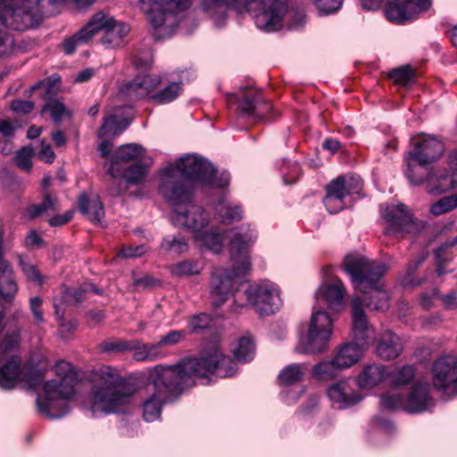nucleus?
Wrapping results in <instances>:
<instances>
[{
    "instance_id": "35",
    "label": "nucleus",
    "mask_w": 457,
    "mask_h": 457,
    "mask_svg": "<svg viewBox=\"0 0 457 457\" xmlns=\"http://www.w3.org/2000/svg\"><path fill=\"white\" fill-rule=\"evenodd\" d=\"M305 372V366L301 363H292L281 370L278 381L280 385L289 386L301 381Z\"/></svg>"
},
{
    "instance_id": "36",
    "label": "nucleus",
    "mask_w": 457,
    "mask_h": 457,
    "mask_svg": "<svg viewBox=\"0 0 457 457\" xmlns=\"http://www.w3.org/2000/svg\"><path fill=\"white\" fill-rule=\"evenodd\" d=\"M341 371V367L336 364L334 358L321 361L313 367V376L324 381L336 378Z\"/></svg>"
},
{
    "instance_id": "57",
    "label": "nucleus",
    "mask_w": 457,
    "mask_h": 457,
    "mask_svg": "<svg viewBox=\"0 0 457 457\" xmlns=\"http://www.w3.org/2000/svg\"><path fill=\"white\" fill-rule=\"evenodd\" d=\"M316 7L325 14L332 13L340 9L343 0H313Z\"/></svg>"
},
{
    "instance_id": "9",
    "label": "nucleus",
    "mask_w": 457,
    "mask_h": 457,
    "mask_svg": "<svg viewBox=\"0 0 457 457\" xmlns=\"http://www.w3.org/2000/svg\"><path fill=\"white\" fill-rule=\"evenodd\" d=\"M333 323L328 312L314 305L308 332L302 337L295 352L305 354H316L324 352L331 338Z\"/></svg>"
},
{
    "instance_id": "32",
    "label": "nucleus",
    "mask_w": 457,
    "mask_h": 457,
    "mask_svg": "<svg viewBox=\"0 0 457 457\" xmlns=\"http://www.w3.org/2000/svg\"><path fill=\"white\" fill-rule=\"evenodd\" d=\"M129 30L130 28L128 24L114 20L113 24L102 35L100 42L107 47L120 46Z\"/></svg>"
},
{
    "instance_id": "41",
    "label": "nucleus",
    "mask_w": 457,
    "mask_h": 457,
    "mask_svg": "<svg viewBox=\"0 0 457 457\" xmlns=\"http://www.w3.org/2000/svg\"><path fill=\"white\" fill-rule=\"evenodd\" d=\"M235 357L242 362L248 361L253 359L254 354V345L251 337H241L233 348Z\"/></svg>"
},
{
    "instance_id": "64",
    "label": "nucleus",
    "mask_w": 457,
    "mask_h": 457,
    "mask_svg": "<svg viewBox=\"0 0 457 457\" xmlns=\"http://www.w3.org/2000/svg\"><path fill=\"white\" fill-rule=\"evenodd\" d=\"M43 244V239L34 230L29 231L25 238V245L28 247H39Z\"/></svg>"
},
{
    "instance_id": "8",
    "label": "nucleus",
    "mask_w": 457,
    "mask_h": 457,
    "mask_svg": "<svg viewBox=\"0 0 457 457\" xmlns=\"http://www.w3.org/2000/svg\"><path fill=\"white\" fill-rule=\"evenodd\" d=\"M214 174L215 169L207 160L195 154H188L161 170L160 185L168 176H172V179L179 181L193 190L189 179L215 187H223L228 185L227 179H215Z\"/></svg>"
},
{
    "instance_id": "60",
    "label": "nucleus",
    "mask_w": 457,
    "mask_h": 457,
    "mask_svg": "<svg viewBox=\"0 0 457 457\" xmlns=\"http://www.w3.org/2000/svg\"><path fill=\"white\" fill-rule=\"evenodd\" d=\"M162 348V345L160 341L153 344H145L148 361H154L161 359L163 356Z\"/></svg>"
},
{
    "instance_id": "59",
    "label": "nucleus",
    "mask_w": 457,
    "mask_h": 457,
    "mask_svg": "<svg viewBox=\"0 0 457 457\" xmlns=\"http://www.w3.org/2000/svg\"><path fill=\"white\" fill-rule=\"evenodd\" d=\"M42 303L43 300L38 296H35L30 299V310L34 316L37 325L45 322L44 314L43 312L41 311Z\"/></svg>"
},
{
    "instance_id": "14",
    "label": "nucleus",
    "mask_w": 457,
    "mask_h": 457,
    "mask_svg": "<svg viewBox=\"0 0 457 457\" xmlns=\"http://www.w3.org/2000/svg\"><path fill=\"white\" fill-rule=\"evenodd\" d=\"M432 383L436 389L457 395V357L442 356L432 366Z\"/></svg>"
},
{
    "instance_id": "2",
    "label": "nucleus",
    "mask_w": 457,
    "mask_h": 457,
    "mask_svg": "<svg viewBox=\"0 0 457 457\" xmlns=\"http://www.w3.org/2000/svg\"><path fill=\"white\" fill-rule=\"evenodd\" d=\"M201 10L218 24L227 17L228 9L247 12L255 26L265 32L278 31L283 27L288 12L287 0H201Z\"/></svg>"
},
{
    "instance_id": "26",
    "label": "nucleus",
    "mask_w": 457,
    "mask_h": 457,
    "mask_svg": "<svg viewBox=\"0 0 457 457\" xmlns=\"http://www.w3.org/2000/svg\"><path fill=\"white\" fill-rule=\"evenodd\" d=\"M403 351V344L400 337L392 331L384 332L378 343L377 353L386 361L398 357Z\"/></svg>"
},
{
    "instance_id": "11",
    "label": "nucleus",
    "mask_w": 457,
    "mask_h": 457,
    "mask_svg": "<svg viewBox=\"0 0 457 457\" xmlns=\"http://www.w3.org/2000/svg\"><path fill=\"white\" fill-rule=\"evenodd\" d=\"M362 179L355 175H341L331 180L326 187L323 204L328 212L337 213L345 206L347 195L358 194L362 188Z\"/></svg>"
},
{
    "instance_id": "21",
    "label": "nucleus",
    "mask_w": 457,
    "mask_h": 457,
    "mask_svg": "<svg viewBox=\"0 0 457 457\" xmlns=\"http://www.w3.org/2000/svg\"><path fill=\"white\" fill-rule=\"evenodd\" d=\"M352 384L350 381L343 380L328 387V396L338 408H347L361 400V395L354 391Z\"/></svg>"
},
{
    "instance_id": "43",
    "label": "nucleus",
    "mask_w": 457,
    "mask_h": 457,
    "mask_svg": "<svg viewBox=\"0 0 457 457\" xmlns=\"http://www.w3.org/2000/svg\"><path fill=\"white\" fill-rule=\"evenodd\" d=\"M415 375L416 370L414 367L406 365L391 372L390 379L394 386H406L414 379Z\"/></svg>"
},
{
    "instance_id": "12",
    "label": "nucleus",
    "mask_w": 457,
    "mask_h": 457,
    "mask_svg": "<svg viewBox=\"0 0 457 457\" xmlns=\"http://www.w3.org/2000/svg\"><path fill=\"white\" fill-rule=\"evenodd\" d=\"M432 0H365L363 6L369 10L378 9L382 3L386 4V14L388 20L396 23L416 18L420 13L428 11Z\"/></svg>"
},
{
    "instance_id": "44",
    "label": "nucleus",
    "mask_w": 457,
    "mask_h": 457,
    "mask_svg": "<svg viewBox=\"0 0 457 457\" xmlns=\"http://www.w3.org/2000/svg\"><path fill=\"white\" fill-rule=\"evenodd\" d=\"M182 91L180 83H171L152 96L157 104H163L176 99Z\"/></svg>"
},
{
    "instance_id": "48",
    "label": "nucleus",
    "mask_w": 457,
    "mask_h": 457,
    "mask_svg": "<svg viewBox=\"0 0 457 457\" xmlns=\"http://www.w3.org/2000/svg\"><path fill=\"white\" fill-rule=\"evenodd\" d=\"M147 168L141 163H135L126 169L123 172L124 178L129 184H137L144 180Z\"/></svg>"
},
{
    "instance_id": "31",
    "label": "nucleus",
    "mask_w": 457,
    "mask_h": 457,
    "mask_svg": "<svg viewBox=\"0 0 457 457\" xmlns=\"http://www.w3.org/2000/svg\"><path fill=\"white\" fill-rule=\"evenodd\" d=\"M457 187V173H449L445 170H434L429 177L428 191L432 194H441Z\"/></svg>"
},
{
    "instance_id": "27",
    "label": "nucleus",
    "mask_w": 457,
    "mask_h": 457,
    "mask_svg": "<svg viewBox=\"0 0 457 457\" xmlns=\"http://www.w3.org/2000/svg\"><path fill=\"white\" fill-rule=\"evenodd\" d=\"M362 355L363 348L360 344L346 343L337 349L333 358L336 364L344 370L357 363Z\"/></svg>"
},
{
    "instance_id": "53",
    "label": "nucleus",
    "mask_w": 457,
    "mask_h": 457,
    "mask_svg": "<svg viewBox=\"0 0 457 457\" xmlns=\"http://www.w3.org/2000/svg\"><path fill=\"white\" fill-rule=\"evenodd\" d=\"M86 290L80 287L68 288L62 292V300L64 303L74 305L83 301Z\"/></svg>"
},
{
    "instance_id": "56",
    "label": "nucleus",
    "mask_w": 457,
    "mask_h": 457,
    "mask_svg": "<svg viewBox=\"0 0 457 457\" xmlns=\"http://www.w3.org/2000/svg\"><path fill=\"white\" fill-rule=\"evenodd\" d=\"M186 334L184 330H172L161 337L159 341L162 347L173 346L180 343L185 338Z\"/></svg>"
},
{
    "instance_id": "5",
    "label": "nucleus",
    "mask_w": 457,
    "mask_h": 457,
    "mask_svg": "<svg viewBox=\"0 0 457 457\" xmlns=\"http://www.w3.org/2000/svg\"><path fill=\"white\" fill-rule=\"evenodd\" d=\"M253 242L251 235L233 232L228 246L232 261L231 274L224 268H215L212 273L210 293L214 305L223 304L231 294L237 279L250 271L249 249Z\"/></svg>"
},
{
    "instance_id": "55",
    "label": "nucleus",
    "mask_w": 457,
    "mask_h": 457,
    "mask_svg": "<svg viewBox=\"0 0 457 457\" xmlns=\"http://www.w3.org/2000/svg\"><path fill=\"white\" fill-rule=\"evenodd\" d=\"M43 110L48 111L55 122H59L68 113L66 107L58 101L46 104Z\"/></svg>"
},
{
    "instance_id": "33",
    "label": "nucleus",
    "mask_w": 457,
    "mask_h": 457,
    "mask_svg": "<svg viewBox=\"0 0 457 457\" xmlns=\"http://www.w3.org/2000/svg\"><path fill=\"white\" fill-rule=\"evenodd\" d=\"M385 369L382 365L374 364L366 367L358 378L361 387L372 388L385 378Z\"/></svg>"
},
{
    "instance_id": "17",
    "label": "nucleus",
    "mask_w": 457,
    "mask_h": 457,
    "mask_svg": "<svg viewBox=\"0 0 457 457\" xmlns=\"http://www.w3.org/2000/svg\"><path fill=\"white\" fill-rule=\"evenodd\" d=\"M237 108L245 116L261 118L270 110L271 105L257 90L242 87Z\"/></svg>"
},
{
    "instance_id": "7",
    "label": "nucleus",
    "mask_w": 457,
    "mask_h": 457,
    "mask_svg": "<svg viewBox=\"0 0 457 457\" xmlns=\"http://www.w3.org/2000/svg\"><path fill=\"white\" fill-rule=\"evenodd\" d=\"M56 372H63L58 379L47 381L43 386V395L37 399V411L50 419H59L70 411L68 401L74 395L75 373L69 362L60 361L55 365Z\"/></svg>"
},
{
    "instance_id": "52",
    "label": "nucleus",
    "mask_w": 457,
    "mask_h": 457,
    "mask_svg": "<svg viewBox=\"0 0 457 457\" xmlns=\"http://www.w3.org/2000/svg\"><path fill=\"white\" fill-rule=\"evenodd\" d=\"M83 35L84 33L80 29L72 37L66 38L62 43L63 51L68 54H71L74 53L77 46L88 43L89 40L84 38Z\"/></svg>"
},
{
    "instance_id": "1",
    "label": "nucleus",
    "mask_w": 457,
    "mask_h": 457,
    "mask_svg": "<svg viewBox=\"0 0 457 457\" xmlns=\"http://www.w3.org/2000/svg\"><path fill=\"white\" fill-rule=\"evenodd\" d=\"M237 364L224 354L218 342L207 345L198 358H186L173 365L158 364L148 373V382L154 394L143 403V418L152 422L162 414V405L179 399L182 393L195 385V378H208L216 374L232 377Z\"/></svg>"
},
{
    "instance_id": "62",
    "label": "nucleus",
    "mask_w": 457,
    "mask_h": 457,
    "mask_svg": "<svg viewBox=\"0 0 457 457\" xmlns=\"http://www.w3.org/2000/svg\"><path fill=\"white\" fill-rule=\"evenodd\" d=\"M457 245V236L453 238H449L440 245V246L435 251V257H449L447 251Z\"/></svg>"
},
{
    "instance_id": "38",
    "label": "nucleus",
    "mask_w": 457,
    "mask_h": 457,
    "mask_svg": "<svg viewBox=\"0 0 457 457\" xmlns=\"http://www.w3.org/2000/svg\"><path fill=\"white\" fill-rule=\"evenodd\" d=\"M215 209L223 223H231L242 219L241 208L237 205H231L226 200L220 202Z\"/></svg>"
},
{
    "instance_id": "19",
    "label": "nucleus",
    "mask_w": 457,
    "mask_h": 457,
    "mask_svg": "<svg viewBox=\"0 0 457 457\" xmlns=\"http://www.w3.org/2000/svg\"><path fill=\"white\" fill-rule=\"evenodd\" d=\"M404 411L410 413H419L428 410L432 404L428 383L417 382L404 397Z\"/></svg>"
},
{
    "instance_id": "30",
    "label": "nucleus",
    "mask_w": 457,
    "mask_h": 457,
    "mask_svg": "<svg viewBox=\"0 0 457 457\" xmlns=\"http://www.w3.org/2000/svg\"><path fill=\"white\" fill-rule=\"evenodd\" d=\"M78 206L80 212L94 223H100L104 217V206L97 195L89 198L87 194L79 195Z\"/></svg>"
},
{
    "instance_id": "10",
    "label": "nucleus",
    "mask_w": 457,
    "mask_h": 457,
    "mask_svg": "<svg viewBox=\"0 0 457 457\" xmlns=\"http://www.w3.org/2000/svg\"><path fill=\"white\" fill-rule=\"evenodd\" d=\"M140 9L154 29H162L163 34L170 36L175 27L174 12L188 8L192 0H138Z\"/></svg>"
},
{
    "instance_id": "50",
    "label": "nucleus",
    "mask_w": 457,
    "mask_h": 457,
    "mask_svg": "<svg viewBox=\"0 0 457 457\" xmlns=\"http://www.w3.org/2000/svg\"><path fill=\"white\" fill-rule=\"evenodd\" d=\"M390 78L397 84L407 86L414 79V72L410 66H403L393 70Z\"/></svg>"
},
{
    "instance_id": "61",
    "label": "nucleus",
    "mask_w": 457,
    "mask_h": 457,
    "mask_svg": "<svg viewBox=\"0 0 457 457\" xmlns=\"http://www.w3.org/2000/svg\"><path fill=\"white\" fill-rule=\"evenodd\" d=\"M34 108V104L27 100H14L11 103V109L15 112L29 113Z\"/></svg>"
},
{
    "instance_id": "28",
    "label": "nucleus",
    "mask_w": 457,
    "mask_h": 457,
    "mask_svg": "<svg viewBox=\"0 0 457 457\" xmlns=\"http://www.w3.org/2000/svg\"><path fill=\"white\" fill-rule=\"evenodd\" d=\"M121 107L116 108L113 113L104 117V123L99 129L101 138H111L120 135L129 124V120L121 117Z\"/></svg>"
},
{
    "instance_id": "24",
    "label": "nucleus",
    "mask_w": 457,
    "mask_h": 457,
    "mask_svg": "<svg viewBox=\"0 0 457 457\" xmlns=\"http://www.w3.org/2000/svg\"><path fill=\"white\" fill-rule=\"evenodd\" d=\"M159 83L160 78L157 75L137 76L126 86L125 94L131 99L142 98L148 96Z\"/></svg>"
},
{
    "instance_id": "22",
    "label": "nucleus",
    "mask_w": 457,
    "mask_h": 457,
    "mask_svg": "<svg viewBox=\"0 0 457 457\" xmlns=\"http://www.w3.org/2000/svg\"><path fill=\"white\" fill-rule=\"evenodd\" d=\"M346 295V289L343 282L335 278L330 283L321 285L316 291L317 301L323 299L328 305L334 310L339 311L345 306L344 299Z\"/></svg>"
},
{
    "instance_id": "46",
    "label": "nucleus",
    "mask_w": 457,
    "mask_h": 457,
    "mask_svg": "<svg viewBox=\"0 0 457 457\" xmlns=\"http://www.w3.org/2000/svg\"><path fill=\"white\" fill-rule=\"evenodd\" d=\"M201 270L202 267L198 262L187 260L174 264L170 271L172 275L181 277L199 274Z\"/></svg>"
},
{
    "instance_id": "42",
    "label": "nucleus",
    "mask_w": 457,
    "mask_h": 457,
    "mask_svg": "<svg viewBox=\"0 0 457 457\" xmlns=\"http://www.w3.org/2000/svg\"><path fill=\"white\" fill-rule=\"evenodd\" d=\"M428 254L422 253L420 256H418L416 259L411 260L406 268V273L403 278V284L404 286H411V287H416L420 286L425 281V278H418L415 277V271L419 269V267L425 262L427 259Z\"/></svg>"
},
{
    "instance_id": "49",
    "label": "nucleus",
    "mask_w": 457,
    "mask_h": 457,
    "mask_svg": "<svg viewBox=\"0 0 457 457\" xmlns=\"http://www.w3.org/2000/svg\"><path fill=\"white\" fill-rule=\"evenodd\" d=\"M34 155V150L30 146H25L20 149L14 157V162L20 169L29 171L32 167L31 159Z\"/></svg>"
},
{
    "instance_id": "47",
    "label": "nucleus",
    "mask_w": 457,
    "mask_h": 457,
    "mask_svg": "<svg viewBox=\"0 0 457 457\" xmlns=\"http://www.w3.org/2000/svg\"><path fill=\"white\" fill-rule=\"evenodd\" d=\"M404 397L401 395L389 392L381 396L380 405L386 411L404 410Z\"/></svg>"
},
{
    "instance_id": "4",
    "label": "nucleus",
    "mask_w": 457,
    "mask_h": 457,
    "mask_svg": "<svg viewBox=\"0 0 457 457\" xmlns=\"http://www.w3.org/2000/svg\"><path fill=\"white\" fill-rule=\"evenodd\" d=\"M161 195L170 202L173 208L172 224L195 236L209 226V216L202 206L193 203L194 190L168 176L159 185Z\"/></svg>"
},
{
    "instance_id": "29",
    "label": "nucleus",
    "mask_w": 457,
    "mask_h": 457,
    "mask_svg": "<svg viewBox=\"0 0 457 457\" xmlns=\"http://www.w3.org/2000/svg\"><path fill=\"white\" fill-rule=\"evenodd\" d=\"M407 165L406 176L410 182L413 185H420L423 182H428L429 186V177L433 176L434 170H429V163H423L420 160H414L408 155L405 157Z\"/></svg>"
},
{
    "instance_id": "16",
    "label": "nucleus",
    "mask_w": 457,
    "mask_h": 457,
    "mask_svg": "<svg viewBox=\"0 0 457 457\" xmlns=\"http://www.w3.org/2000/svg\"><path fill=\"white\" fill-rule=\"evenodd\" d=\"M413 149L409 152L414 160L423 163H432L437 161L445 152V145L435 136L420 134L411 138Z\"/></svg>"
},
{
    "instance_id": "18",
    "label": "nucleus",
    "mask_w": 457,
    "mask_h": 457,
    "mask_svg": "<svg viewBox=\"0 0 457 457\" xmlns=\"http://www.w3.org/2000/svg\"><path fill=\"white\" fill-rule=\"evenodd\" d=\"M25 370L26 367L17 355L0 363V387L10 390L15 386L18 381H29Z\"/></svg>"
},
{
    "instance_id": "20",
    "label": "nucleus",
    "mask_w": 457,
    "mask_h": 457,
    "mask_svg": "<svg viewBox=\"0 0 457 457\" xmlns=\"http://www.w3.org/2000/svg\"><path fill=\"white\" fill-rule=\"evenodd\" d=\"M352 316L353 337L361 345L373 335V329L367 320L363 310V301L361 297H355L353 300Z\"/></svg>"
},
{
    "instance_id": "63",
    "label": "nucleus",
    "mask_w": 457,
    "mask_h": 457,
    "mask_svg": "<svg viewBox=\"0 0 457 457\" xmlns=\"http://www.w3.org/2000/svg\"><path fill=\"white\" fill-rule=\"evenodd\" d=\"M440 302L446 309L457 308V290L452 291L445 295H440Z\"/></svg>"
},
{
    "instance_id": "25",
    "label": "nucleus",
    "mask_w": 457,
    "mask_h": 457,
    "mask_svg": "<svg viewBox=\"0 0 457 457\" xmlns=\"http://www.w3.org/2000/svg\"><path fill=\"white\" fill-rule=\"evenodd\" d=\"M114 20L108 12L97 11L91 15L87 23L81 28L84 33L82 37L91 41L96 35L99 33L103 35L113 24Z\"/></svg>"
},
{
    "instance_id": "40",
    "label": "nucleus",
    "mask_w": 457,
    "mask_h": 457,
    "mask_svg": "<svg viewBox=\"0 0 457 457\" xmlns=\"http://www.w3.org/2000/svg\"><path fill=\"white\" fill-rule=\"evenodd\" d=\"M57 210V199L49 194H45L43 202L38 204H32L28 207L27 214L30 220H34L44 213Z\"/></svg>"
},
{
    "instance_id": "13",
    "label": "nucleus",
    "mask_w": 457,
    "mask_h": 457,
    "mask_svg": "<svg viewBox=\"0 0 457 457\" xmlns=\"http://www.w3.org/2000/svg\"><path fill=\"white\" fill-rule=\"evenodd\" d=\"M245 295L249 304L261 315L274 313L281 304L278 290L271 283L250 286L245 289Z\"/></svg>"
},
{
    "instance_id": "39",
    "label": "nucleus",
    "mask_w": 457,
    "mask_h": 457,
    "mask_svg": "<svg viewBox=\"0 0 457 457\" xmlns=\"http://www.w3.org/2000/svg\"><path fill=\"white\" fill-rule=\"evenodd\" d=\"M130 340H123L120 338H109L101 342L97 348L100 353L108 354H118L129 352Z\"/></svg>"
},
{
    "instance_id": "58",
    "label": "nucleus",
    "mask_w": 457,
    "mask_h": 457,
    "mask_svg": "<svg viewBox=\"0 0 457 457\" xmlns=\"http://www.w3.org/2000/svg\"><path fill=\"white\" fill-rule=\"evenodd\" d=\"M129 352L133 351V359L137 361H148L145 344L140 340H130Z\"/></svg>"
},
{
    "instance_id": "45",
    "label": "nucleus",
    "mask_w": 457,
    "mask_h": 457,
    "mask_svg": "<svg viewBox=\"0 0 457 457\" xmlns=\"http://www.w3.org/2000/svg\"><path fill=\"white\" fill-rule=\"evenodd\" d=\"M457 208V194L445 196L430 206V212L436 216L449 212Z\"/></svg>"
},
{
    "instance_id": "37",
    "label": "nucleus",
    "mask_w": 457,
    "mask_h": 457,
    "mask_svg": "<svg viewBox=\"0 0 457 457\" xmlns=\"http://www.w3.org/2000/svg\"><path fill=\"white\" fill-rule=\"evenodd\" d=\"M162 250L169 254H180L187 251V239L182 235L168 236L161 243Z\"/></svg>"
},
{
    "instance_id": "6",
    "label": "nucleus",
    "mask_w": 457,
    "mask_h": 457,
    "mask_svg": "<svg viewBox=\"0 0 457 457\" xmlns=\"http://www.w3.org/2000/svg\"><path fill=\"white\" fill-rule=\"evenodd\" d=\"M344 268L352 277L355 289L365 295L368 308L375 311L388 308V295L379 281L386 272V264L364 256L349 255L344 261Z\"/></svg>"
},
{
    "instance_id": "23",
    "label": "nucleus",
    "mask_w": 457,
    "mask_h": 457,
    "mask_svg": "<svg viewBox=\"0 0 457 457\" xmlns=\"http://www.w3.org/2000/svg\"><path fill=\"white\" fill-rule=\"evenodd\" d=\"M142 154V147L135 144H128L120 146L111 159L108 173L113 178L119 177L121 174V170L119 167L120 163L129 162L137 159Z\"/></svg>"
},
{
    "instance_id": "51",
    "label": "nucleus",
    "mask_w": 457,
    "mask_h": 457,
    "mask_svg": "<svg viewBox=\"0 0 457 457\" xmlns=\"http://www.w3.org/2000/svg\"><path fill=\"white\" fill-rule=\"evenodd\" d=\"M19 262L22 272L28 279L34 281L37 285L43 283V278L35 265L25 261L21 256L19 257Z\"/></svg>"
},
{
    "instance_id": "34",
    "label": "nucleus",
    "mask_w": 457,
    "mask_h": 457,
    "mask_svg": "<svg viewBox=\"0 0 457 457\" xmlns=\"http://www.w3.org/2000/svg\"><path fill=\"white\" fill-rule=\"evenodd\" d=\"M194 237L208 249L219 253L222 247V235L216 229L208 227L197 232Z\"/></svg>"
},
{
    "instance_id": "15",
    "label": "nucleus",
    "mask_w": 457,
    "mask_h": 457,
    "mask_svg": "<svg viewBox=\"0 0 457 457\" xmlns=\"http://www.w3.org/2000/svg\"><path fill=\"white\" fill-rule=\"evenodd\" d=\"M382 216L387 221L386 233H413L416 234L423 227L421 222L413 219L403 204H391L382 210Z\"/></svg>"
},
{
    "instance_id": "54",
    "label": "nucleus",
    "mask_w": 457,
    "mask_h": 457,
    "mask_svg": "<svg viewBox=\"0 0 457 457\" xmlns=\"http://www.w3.org/2000/svg\"><path fill=\"white\" fill-rule=\"evenodd\" d=\"M212 322V318L206 313H200L192 316L188 320V326L192 332H198L202 329L207 328Z\"/></svg>"
},
{
    "instance_id": "3",
    "label": "nucleus",
    "mask_w": 457,
    "mask_h": 457,
    "mask_svg": "<svg viewBox=\"0 0 457 457\" xmlns=\"http://www.w3.org/2000/svg\"><path fill=\"white\" fill-rule=\"evenodd\" d=\"M94 378L96 384L91 399L93 414L122 411L136 392L134 386L118 369L109 365L96 368Z\"/></svg>"
}]
</instances>
